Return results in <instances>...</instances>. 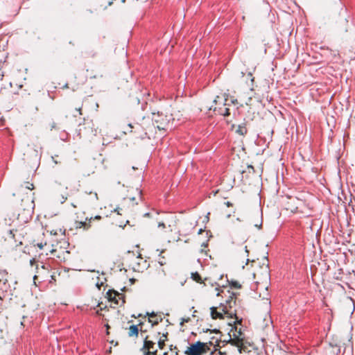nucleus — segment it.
<instances>
[{
	"label": "nucleus",
	"mask_w": 355,
	"mask_h": 355,
	"mask_svg": "<svg viewBox=\"0 0 355 355\" xmlns=\"http://www.w3.org/2000/svg\"><path fill=\"white\" fill-rule=\"evenodd\" d=\"M227 101V98H223L220 96H217L214 100L213 103L215 105H211L210 107L206 106V107L209 110H213L214 112L218 113L220 115L222 116H229L230 114V108L227 107L229 106V104H227L226 102Z\"/></svg>",
	"instance_id": "nucleus-1"
},
{
	"label": "nucleus",
	"mask_w": 355,
	"mask_h": 355,
	"mask_svg": "<svg viewBox=\"0 0 355 355\" xmlns=\"http://www.w3.org/2000/svg\"><path fill=\"white\" fill-rule=\"evenodd\" d=\"M209 349L207 344L200 341H197L191 344L184 352L185 355H202L207 353Z\"/></svg>",
	"instance_id": "nucleus-2"
},
{
	"label": "nucleus",
	"mask_w": 355,
	"mask_h": 355,
	"mask_svg": "<svg viewBox=\"0 0 355 355\" xmlns=\"http://www.w3.org/2000/svg\"><path fill=\"white\" fill-rule=\"evenodd\" d=\"M169 120V117L168 116L164 115L162 113H153L152 121L155 123L156 127L159 130L166 129L168 124Z\"/></svg>",
	"instance_id": "nucleus-3"
},
{
	"label": "nucleus",
	"mask_w": 355,
	"mask_h": 355,
	"mask_svg": "<svg viewBox=\"0 0 355 355\" xmlns=\"http://www.w3.org/2000/svg\"><path fill=\"white\" fill-rule=\"evenodd\" d=\"M232 335L229 334L230 340V342L238 347H241L243 345V340L245 337L243 336L241 329L238 330L236 328H235L234 330H232Z\"/></svg>",
	"instance_id": "nucleus-4"
},
{
	"label": "nucleus",
	"mask_w": 355,
	"mask_h": 355,
	"mask_svg": "<svg viewBox=\"0 0 355 355\" xmlns=\"http://www.w3.org/2000/svg\"><path fill=\"white\" fill-rule=\"evenodd\" d=\"M220 308L221 311H217V308L215 306H212L210 308L211 311V316L213 319H222L223 318L224 314H227V310L226 307H224L223 305H220Z\"/></svg>",
	"instance_id": "nucleus-5"
},
{
	"label": "nucleus",
	"mask_w": 355,
	"mask_h": 355,
	"mask_svg": "<svg viewBox=\"0 0 355 355\" xmlns=\"http://www.w3.org/2000/svg\"><path fill=\"white\" fill-rule=\"evenodd\" d=\"M255 216L257 217L258 220L257 221H254V226L257 227L258 229H261L262 226V214L259 210H257L254 213Z\"/></svg>",
	"instance_id": "nucleus-6"
},
{
	"label": "nucleus",
	"mask_w": 355,
	"mask_h": 355,
	"mask_svg": "<svg viewBox=\"0 0 355 355\" xmlns=\"http://www.w3.org/2000/svg\"><path fill=\"white\" fill-rule=\"evenodd\" d=\"M153 345H154V343L150 341V340H146L144 341V347L148 350L147 354H152V355H155V354L156 350L150 352V349H153Z\"/></svg>",
	"instance_id": "nucleus-7"
},
{
	"label": "nucleus",
	"mask_w": 355,
	"mask_h": 355,
	"mask_svg": "<svg viewBox=\"0 0 355 355\" xmlns=\"http://www.w3.org/2000/svg\"><path fill=\"white\" fill-rule=\"evenodd\" d=\"M128 334H129L130 336H137V334H138V327H137V326L135 325V324L130 325V328H129V333H128Z\"/></svg>",
	"instance_id": "nucleus-8"
},
{
	"label": "nucleus",
	"mask_w": 355,
	"mask_h": 355,
	"mask_svg": "<svg viewBox=\"0 0 355 355\" xmlns=\"http://www.w3.org/2000/svg\"><path fill=\"white\" fill-rule=\"evenodd\" d=\"M236 132L240 135H244L247 133V129L245 126L240 125L238 126Z\"/></svg>",
	"instance_id": "nucleus-9"
},
{
	"label": "nucleus",
	"mask_w": 355,
	"mask_h": 355,
	"mask_svg": "<svg viewBox=\"0 0 355 355\" xmlns=\"http://www.w3.org/2000/svg\"><path fill=\"white\" fill-rule=\"evenodd\" d=\"M191 277L193 280H194L197 282L201 283V280H202L201 277L197 272H191Z\"/></svg>",
	"instance_id": "nucleus-10"
},
{
	"label": "nucleus",
	"mask_w": 355,
	"mask_h": 355,
	"mask_svg": "<svg viewBox=\"0 0 355 355\" xmlns=\"http://www.w3.org/2000/svg\"><path fill=\"white\" fill-rule=\"evenodd\" d=\"M162 337L164 338L163 339L162 338H159V341H158V345L159 347V348H163L164 345V343H165V340H166V334H162Z\"/></svg>",
	"instance_id": "nucleus-11"
},
{
	"label": "nucleus",
	"mask_w": 355,
	"mask_h": 355,
	"mask_svg": "<svg viewBox=\"0 0 355 355\" xmlns=\"http://www.w3.org/2000/svg\"><path fill=\"white\" fill-rule=\"evenodd\" d=\"M263 303L265 304L266 305V311L267 313H270V302L268 300V299H266L263 302Z\"/></svg>",
	"instance_id": "nucleus-12"
},
{
	"label": "nucleus",
	"mask_w": 355,
	"mask_h": 355,
	"mask_svg": "<svg viewBox=\"0 0 355 355\" xmlns=\"http://www.w3.org/2000/svg\"><path fill=\"white\" fill-rule=\"evenodd\" d=\"M76 227L77 228H81V227H84L85 229H88V227H85V225H86V221H80V222H77L76 223Z\"/></svg>",
	"instance_id": "nucleus-13"
},
{
	"label": "nucleus",
	"mask_w": 355,
	"mask_h": 355,
	"mask_svg": "<svg viewBox=\"0 0 355 355\" xmlns=\"http://www.w3.org/2000/svg\"><path fill=\"white\" fill-rule=\"evenodd\" d=\"M189 321V318H182L181 319L180 324H181V325H183V324H184V323H185V322H188Z\"/></svg>",
	"instance_id": "nucleus-14"
},
{
	"label": "nucleus",
	"mask_w": 355,
	"mask_h": 355,
	"mask_svg": "<svg viewBox=\"0 0 355 355\" xmlns=\"http://www.w3.org/2000/svg\"><path fill=\"white\" fill-rule=\"evenodd\" d=\"M233 286L236 288H240L241 286V284L237 282H233Z\"/></svg>",
	"instance_id": "nucleus-15"
},
{
	"label": "nucleus",
	"mask_w": 355,
	"mask_h": 355,
	"mask_svg": "<svg viewBox=\"0 0 355 355\" xmlns=\"http://www.w3.org/2000/svg\"><path fill=\"white\" fill-rule=\"evenodd\" d=\"M47 245V244H46V243H44V244H43L42 243H38L37 244V246L40 249H42V248H43V247H44V245Z\"/></svg>",
	"instance_id": "nucleus-16"
},
{
	"label": "nucleus",
	"mask_w": 355,
	"mask_h": 355,
	"mask_svg": "<svg viewBox=\"0 0 355 355\" xmlns=\"http://www.w3.org/2000/svg\"><path fill=\"white\" fill-rule=\"evenodd\" d=\"M67 199V196H62V198L60 200V202L61 203H63L64 202H65V200Z\"/></svg>",
	"instance_id": "nucleus-17"
},
{
	"label": "nucleus",
	"mask_w": 355,
	"mask_h": 355,
	"mask_svg": "<svg viewBox=\"0 0 355 355\" xmlns=\"http://www.w3.org/2000/svg\"><path fill=\"white\" fill-rule=\"evenodd\" d=\"M158 227H165V224L162 222L158 223Z\"/></svg>",
	"instance_id": "nucleus-18"
},
{
	"label": "nucleus",
	"mask_w": 355,
	"mask_h": 355,
	"mask_svg": "<svg viewBox=\"0 0 355 355\" xmlns=\"http://www.w3.org/2000/svg\"><path fill=\"white\" fill-rule=\"evenodd\" d=\"M245 252L246 253V256L248 257L249 255V251L248 250V247L247 246H245Z\"/></svg>",
	"instance_id": "nucleus-19"
},
{
	"label": "nucleus",
	"mask_w": 355,
	"mask_h": 355,
	"mask_svg": "<svg viewBox=\"0 0 355 355\" xmlns=\"http://www.w3.org/2000/svg\"><path fill=\"white\" fill-rule=\"evenodd\" d=\"M28 189H33V184H31L30 185L26 187Z\"/></svg>",
	"instance_id": "nucleus-20"
},
{
	"label": "nucleus",
	"mask_w": 355,
	"mask_h": 355,
	"mask_svg": "<svg viewBox=\"0 0 355 355\" xmlns=\"http://www.w3.org/2000/svg\"><path fill=\"white\" fill-rule=\"evenodd\" d=\"M121 209L119 207H116L115 209H114V211H116L118 214H120V212H119V210Z\"/></svg>",
	"instance_id": "nucleus-21"
},
{
	"label": "nucleus",
	"mask_w": 355,
	"mask_h": 355,
	"mask_svg": "<svg viewBox=\"0 0 355 355\" xmlns=\"http://www.w3.org/2000/svg\"><path fill=\"white\" fill-rule=\"evenodd\" d=\"M34 262H35V259H32L30 260L31 265H33Z\"/></svg>",
	"instance_id": "nucleus-22"
},
{
	"label": "nucleus",
	"mask_w": 355,
	"mask_h": 355,
	"mask_svg": "<svg viewBox=\"0 0 355 355\" xmlns=\"http://www.w3.org/2000/svg\"><path fill=\"white\" fill-rule=\"evenodd\" d=\"M225 204H226V205H227V207H230V206H231V205H232V204H231L229 201H227V202H225Z\"/></svg>",
	"instance_id": "nucleus-23"
},
{
	"label": "nucleus",
	"mask_w": 355,
	"mask_h": 355,
	"mask_svg": "<svg viewBox=\"0 0 355 355\" xmlns=\"http://www.w3.org/2000/svg\"><path fill=\"white\" fill-rule=\"evenodd\" d=\"M203 230L202 228H200L198 232V234H200L202 232Z\"/></svg>",
	"instance_id": "nucleus-24"
},
{
	"label": "nucleus",
	"mask_w": 355,
	"mask_h": 355,
	"mask_svg": "<svg viewBox=\"0 0 355 355\" xmlns=\"http://www.w3.org/2000/svg\"><path fill=\"white\" fill-rule=\"evenodd\" d=\"M232 103L233 104H236V103H237V100H236V99H235V100H232Z\"/></svg>",
	"instance_id": "nucleus-25"
},
{
	"label": "nucleus",
	"mask_w": 355,
	"mask_h": 355,
	"mask_svg": "<svg viewBox=\"0 0 355 355\" xmlns=\"http://www.w3.org/2000/svg\"><path fill=\"white\" fill-rule=\"evenodd\" d=\"M101 217L98 215L96 216L94 218V219H100Z\"/></svg>",
	"instance_id": "nucleus-26"
},
{
	"label": "nucleus",
	"mask_w": 355,
	"mask_h": 355,
	"mask_svg": "<svg viewBox=\"0 0 355 355\" xmlns=\"http://www.w3.org/2000/svg\"><path fill=\"white\" fill-rule=\"evenodd\" d=\"M149 322H153L154 324H157L158 322L157 321H155L153 322V320H151L150 319H149Z\"/></svg>",
	"instance_id": "nucleus-27"
},
{
	"label": "nucleus",
	"mask_w": 355,
	"mask_h": 355,
	"mask_svg": "<svg viewBox=\"0 0 355 355\" xmlns=\"http://www.w3.org/2000/svg\"><path fill=\"white\" fill-rule=\"evenodd\" d=\"M149 216H150V214H149V213H146V214H144V216H148V217Z\"/></svg>",
	"instance_id": "nucleus-28"
},
{
	"label": "nucleus",
	"mask_w": 355,
	"mask_h": 355,
	"mask_svg": "<svg viewBox=\"0 0 355 355\" xmlns=\"http://www.w3.org/2000/svg\"><path fill=\"white\" fill-rule=\"evenodd\" d=\"M249 261H250V259H246L245 265L248 264Z\"/></svg>",
	"instance_id": "nucleus-29"
},
{
	"label": "nucleus",
	"mask_w": 355,
	"mask_h": 355,
	"mask_svg": "<svg viewBox=\"0 0 355 355\" xmlns=\"http://www.w3.org/2000/svg\"><path fill=\"white\" fill-rule=\"evenodd\" d=\"M154 315H155L154 312H152V313H150V317H153V316H154Z\"/></svg>",
	"instance_id": "nucleus-30"
},
{
	"label": "nucleus",
	"mask_w": 355,
	"mask_h": 355,
	"mask_svg": "<svg viewBox=\"0 0 355 355\" xmlns=\"http://www.w3.org/2000/svg\"><path fill=\"white\" fill-rule=\"evenodd\" d=\"M94 196H95L96 199L97 200V199H98L97 193H94Z\"/></svg>",
	"instance_id": "nucleus-31"
},
{
	"label": "nucleus",
	"mask_w": 355,
	"mask_h": 355,
	"mask_svg": "<svg viewBox=\"0 0 355 355\" xmlns=\"http://www.w3.org/2000/svg\"><path fill=\"white\" fill-rule=\"evenodd\" d=\"M54 251H55V250H54V249H53V248H51V249L50 250V252H51V253H53Z\"/></svg>",
	"instance_id": "nucleus-32"
},
{
	"label": "nucleus",
	"mask_w": 355,
	"mask_h": 355,
	"mask_svg": "<svg viewBox=\"0 0 355 355\" xmlns=\"http://www.w3.org/2000/svg\"><path fill=\"white\" fill-rule=\"evenodd\" d=\"M128 127H129L130 128H132V126L131 123H129V124H128Z\"/></svg>",
	"instance_id": "nucleus-33"
},
{
	"label": "nucleus",
	"mask_w": 355,
	"mask_h": 355,
	"mask_svg": "<svg viewBox=\"0 0 355 355\" xmlns=\"http://www.w3.org/2000/svg\"><path fill=\"white\" fill-rule=\"evenodd\" d=\"M207 215H209V213H207ZM207 220H209L208 216H206Z\"/></svg>",
	"instance_id": "nucleus-34"
},
{
	"label": "nucleus",
	"mask_w": 355,
	"mask_h": 355,
	"mask_svg": "<svg viewBox=\"0 0 355 355\" xmlns=\"http://www.w3.org/2000/svg\"><path fill=\"white\" fill-rule=\"evenodd\" d=\"M77 111H78V112H80V114H81V112H80V108L77 109Z\"/></svg>",
	"instance_id": "nucleus-35"
},
{
	"label": "nucleus",
	"mask_w": 355,
	"mask_h": 355,
	"mask_svg": "<svg viewBox=\"0 0 355 355\" xmlns=\"http://www.w3.org/2000/svg\"><path fill=\"white\" fill-rule=\"evenodd\" d=\"M92 219H93V218H92V217H91V218L89 219V221H91Z\"/></svg>",
	"instance_id": "nucleus-36"
},
{
	"label": "nucleus",
	"mask_w": 355,
	"mask_h": 355,
	"mask_svg": "<svg viewBox=\"0 0 355 355\" xmlns=\"http://www.w3.org/2000/svg\"><path fill=\"white\" fill-rule=\"evenodd\" d=\"M96 286H97L98 288H100V285H98V283L96 284Z\"/></svg>",
	"instance_id": "nucleus-37"
},
{
	"label": "nucleus",
	"mask_w": 355,
	"mask_h": 355,
	"mask_svg": "<svg viewBox=\"0 0 355 355\" xmlns=\"http://www.w3.org/2000/svg\"><path fill=\"white\" fill-rule=\"evenodd\" d=\"M245 104H246V105H248V104H249L248 101H246V102H245Z\"/></svg>",
	"instance_id": "nucleus-38"
},
{
	"label": "nucleus",
	"mask_w": 355,
	"mask_h": 355,
	"mask_svg": "<svg viewBox=\"0 0 355 355\" xmlns=\"http://www.w3.org/2000/svg\"><path fill=\"white\" fill-rule=\"evenodd\" d=\"M121 2L124 3V2H125V0H121Z\"/></svg>",
	"instance_id": "nucleus-39"
},
{
	"label": "nucleus",
	"mask_w": 355,
	"mask_h": 355,
	"mask_svg": "<svg viewBox=\"0 0 355 355\" xmlns=\"http://www.w3.org/2000/svg\"><path fill=\"white\" fill-rule=\"evenodd\" d=\"M146 355H147V354H146Z\"/></svg>",
	"instance_id": "nucleus-40"
}]
</instances>
